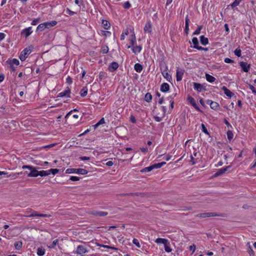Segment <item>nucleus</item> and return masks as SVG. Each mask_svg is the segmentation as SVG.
<instances>
[{"label":"nucleus","mask_w":256,"mask_h":256,"mask_svg":"<svg viewBox=\"0 0 256 256\" xmlns=\"http://www.w3.org/2000/svg\"><path fill=\"white\" fill-rule=\"evenodd\" d=\"M124 8L126 9H128L130 8L131 4L128 2H126L124 4Z\"/></svg>","instance_id":"53"},{"label":"nucleus","mask_w":256,"mask_h":256,"mask_svg":"<svg viewBox=\"0 0 256 256\" xmlns=\"http://www.w3.org/2000/svg\"><path fill=\"white\" fill-rule=\"evenodd\" d=\"M102 26L106 30H108L110 27V23L106 20H102Z\"/></svg>","instance_id":"26"},{"label":"nucleus","mask_w":256,"mask_h":256,"mask_svg":"<svg viewBox=\"0 0 256 256\" xmlns=\"http://www.w3.org/2000/svg\"><path fill=\"white\" fill-rule=\"evenodd\" d=\"M240 66L242 68V70L244 72H248L250 66V64H248L247 62H240Z\"/></svg>","instance_id":"11"},{"label":"nucleus","mask_w":256,"mask_h":256,"mask_svg":"<svg viewBox=\"0 0 256 256\" xmlns=\"http://www.w3.org/2000/svg\"><path fill=\"white\" fill-rule=\"evenodd\" d=\"M134 68L135 70L138 72H140L142 70V66L139 63L135 64Z\"/></svg>","instance_id":"24"},{"label":"nucleus","mask_w":256,"mask_h":256,"mask_svg":"<svg viewBox=\"0 0 256 256\" xmlns=\"http://www.w3.org/2000/svg\"><path fill=\"white\" fill-rule=\"evenodd\" d=\"M70 90L67 88L66 90H64V92H62L58 94V97H70Z\"/></svg>","instance_id":"14"},{"label":"nucleus","mask_w":256,"mask_h":256,"mask_svg":"<svg viewBox=\"0 0 256 256\" xmlns=\"http://www.w3.org/2000/svg\"><path fill=\"white\" fill-rule=\"evenodd\" d=\"M184 74V70L180 69L178 68H177L176 76V80L178 82L182 80Z\"/></svg>","instance_id":"10"},{"label":"nucleus","mask_w":256,"mask_h":256,"mask_svg":"<svg viewBox=\"0 0 256 256\" xmlns=\"http://www.w3.org/2000/svg\"><path fill=\"white\" fill-rule=\"evenodd\" d=\"M133 243L138 247V248H140V242H138V240L136 239V238H134L133 240Z\"/></svg>","instance_id":"49"},{"label":"nucleus","mask_w":256,"mask_h":256,"mask_svg":"<svg viewBox=\"0 0 256 256\" xmlns=\"http://www.w3.org/2000/svg\"><path fill=\"white\" fill-rule=\"evenodd\" d=\"M222 89L224 92V94L229 98H232V96L234 94L233 92L228 89L225 86H223Z\"/></svg>","instance_id":"17"},{"label":"nucleus","mask_w":256,"mask_h":256,"mask_svg":"<svg viewBox=\"0 0 256 256\" xmlns=\"http://www.w3.org/2000/svg\"><path fill=\"white\" fill-rule=\"evenodd\" d=\"M88 94V88L86 87L83 88L80 92V95L82 97H84L86 96Z\"/></svg>","instance_id":"29"},{"label":"nucleus","mask_w":256,"mask_h":256,"mask_svg":"<svg viewBox=\"0 0 256 256\" xmlns=\"http://www.w3.org/2000/svg\"><path fill=\"white\" fill-rule=\"evenodd\" d=\"M194 88L198 92H200L202 90V86L199 83L194 82Z\"/></svg>","instance_id":"20"},{"label":"nucleus","mask_w":256,"mask_h":256,"mask_svg":"<svg viewBox=\"0 0 256 256\" xmlns=\"http://www.w3.org/2000/svg\"><path fill=\"white\" fill-rule=\"evenodd\" d=\"M50 174V171L48 170H41L39 171L38 176H46Z\"/></svg>","instance_id":"34"},{"label":"nucleus","mask_w":256,"mask_h":256,"mask_svg":"<svg viewBox=\"0 0 256 256\" xmlns=\"http://www.w3.org/2000/svg\"><path fill=\"white\" fill-rule=\"evenodd\" d=\"M220 215L215 212H204L198 214L196 216L199 218H208L210 216H220Z\"/></svg>","instance_id":"6"},{"label":"nucleus","mask_w":256,"mask_h":256,"mask_svg":"<svg viewBox=\"0 0 256 256\" xmlns=\"http://www.w3.org/2000/svg\"><path fill=\"white\" fill-rule=\"evenodd\" d=\"M201 126H202V131L204 133L206 134H208V135L209 134V132L207 130V128H206L204 124H201Z\"/></svg>","instance_id":"45"},{"label":"nucleus","mask_w":256,"mask_h":256,"mask_svg":"<svg viewBox=\"0 0 256 256\" xmlns=\"http://www.w3.org/2000/svg\"><path fill=\"white\" fill-rule=\"evenodd\" d=\"M31 52V50L28 48H24L20 53V58L22 61H24Z\"/></svg>","instance_id":"5"},{"label":"nucleus","mask_w":256,"mask_h":256,"mask_svg":"<svg viewBox=\"0 0 256 256\" xmlns=\"http://www.w3.org/2000/svg\"><path fill=\"white\" fill-rule=\"evenodd\" d=\"M80 179V178L76 176H71L70 178V180L72 181H77L79 180Z\"/></svg>","instance_id":"51"},{"label":"nucleus","mask_w":256,"mask_h":256,"mask_svg":"<svg viewBox=\"0 0 256 256\" xmlns=\"http://www.w3.org/2000/svg\"><path fill=\"white\" fill-rule=\"evenodd\" d=\"M218 106H219L218 104L216 102L212 101V102H210V106L212 109H213L214 110H216V109H218Z\"/></svg>","instance_id":"33"},{"label":"nucleus","mask_w":256,"mask_h":256,"mask_svg":"<svg viewBox=\"0 0 256 256\" xmlns=\"http://www.w3.org/2000/svg\"><path fill=\"white\" fill-rule=\"evenodd\" d=\"M196 246L194 244H192V246H190L189 247V249L190 250H192L193 253L196 250Z\"/></svg>","instance_id":"57"},{"label":"nucleus","mask_w":256,"mask_h":256,"mask_svg":"<svg viewBox=\"0 0 256 256\" xmlns=\"http://www.w3.org/2000/svg\"><path fill=\"white\" fill-rule=\"evenodd\" d=\"M88 252V250L86 246L83 245H78L76 250L74 253L82 256L85 255Z\"/></svg>","instance_id":"3"},{"label":"nucleus","mask_w":256,"mask_h":256,"mask_svg":"<svg viewBox=\"0 0 256 256\" xmlns=\"http://www.w3.org/2000/svg\"><path fill=\"white\" fill-rule=\"evenodd\" d=\"M46 26H45V24L44 23H42V24H40L38 27H37V28H36V30L37 31H43L44 29H46Z\"/></svg>","instance_id":"35"},{"label":"nucleus","mask_w":256,"mask_h":256,"mask_svg":"<svg viewBox=\"0 0 256 256\" xmlns=\"http://www.w3.org/2000/svg\"><path fill=\"white\" fill-rule=\"evenodd\" d=\"M154 119L156 121L158 122H160L162 120V118L158 116H154Z\"/></svg>","instance_id":"64"},{"label":"nucleus","mask_w":256,"mask_h":256,"mask_svg":"<svg viewBox=\"0 0 256 256\" xmlns=\"http://www.w3.org/2000/svg\"><path fill=\"white\" fill-rule=\"evenodd\" d=\"M188 100L190 103L198 111L200 112V108L192 96H188L187 98Z\"/></svg>","instance_id":"9"},{"label":"nucleus","mask_w":256,"mask_h":256,"mask_svg":"<svg viewBox=\"0 0 256 256\" xmlns=\"http://www.w3.org/2000/svg\"><path fill=\"white\" fill-rule=\"evenodd\" d=\"M46 26V28H52L57 24V22L56 20H52L49 22H44Z\"/></svg>","instance_id":"19"},{"label":"nucleus","mask_w":256,"mask_h":256,"mask_svg":"<svg viewBox=\"0 0 256 256\" xmlns=\"http://www.w3.org/2000/svg\"><path fill=\"white\" fill-rule=\"evenodd\" d=\"M142 46H133L132 50L134 53L135 54H138L140 53L142 50Z\"/></svg>","instance_id":"23"},{"label":"nucleus","mask_w":256,"mask_h":256,"mask_svg":"<svg viewBox=\"0 0 256 256\" xmlns=\"http://www.w3.org/2000/svg\"><path fill=\"white\" fill-rule=\"evenodd\" d=\"M50 215L46 214H38L36 212L33 211L30 214L26 216L27 217L40 216V217H50Z\"/></svg>","instance_id":"12"},{"label":"nucleus","mask_w":256,"mask_h":256,"mask_svg":"<svg viewBox=\"0 0 256 256\" xmlns=\"http://www.w3.org/2000/svg\"><path fill=\"white\" fill-rule=\"evenodd\" d=\"M233 133L231 130H228L227 132V136L229 140H230L233 138Z\"/></svg>","instance_id":"43"},{"label":"nucleus","mask_w":256,"mask_h":256,"mask_svg":"<svg viewBox=\"0 0 256 256\" xmlns=\"http://www.w3.org/2000/svg\"><path fill=\"white\" fill-rule=\"evenodd\" d=\"M242 1V0H234V1L230 4V6L232 8H234L238 6Z\"/></svg>","instance_id":"30"},{"label":"nucleus","mask_w":256,"mask_h":256,"mask_svg":"<svg viewBox=\"0 0 256 256\" xmlns=\"http://www.w3.org/2000/svg\"><path fill=\"white\" fill-rule=\"evenodd\" d=\"M66 82L68 84H71L72 82V78L70 76H68V78L66 79Z\"/></svg>","instance_id":"56"},{"label":"nucleus","mask_w":256,"mask_h":256,"mask_svg":"<svg viewBox=\"0 0 256 256\" xmlns=\"http://www.w3.org/2000/svg\"><path fill=\"white\" fill-rule=\"evenodd\" d=\"M206 80L210 82H212L215 81L216 78L209 74H206Z\"/></svg>","instance_id":"27"},{"label":"nucleus","mask_w":256,"mask_h":256,"mask_svg":"<svg viewBox=\"0 0 256 256\" xmlns=\"http://www.w3.org/2000/svg\"><path fill=\"white\" fill-rule=\"evenodd\" d=\"M118 68V63L116 62H112L110 64L108 69L110 72H114L115 70H116Z\"/></svg>","instance_id":"13"},{"label":"nucleus","mask_w":256,"mask_h":256,"mask_svg":"<svg viewBox=\"0 0 256 256\" xmlns=\"http://www.w3.org/2000/svg\"><path fill=\"white\" fill-rule=\"evenodd\" d=\"M152 30V24L150 21L148 22L145 25L144 30L145 33H150Z\"/></svg>","instance_id":"15"},{"label":"nucleus","mask_w":256,"mask_h":256,"mask_svg":"<svg viewBox=\"0 0 256 256\" xmlns=\"http://www.w3.org/2000/svg\"><path fill=\"white\" fill-rule=\"evenodd\" d=\"M58 244V240L56 239V240H54L53 241L52 244L48 246V248H54L55 246Z\"/></svg>","instance_id":"47"},{"label":"nucleus","mask_w":256,"mask_h":256,"mask_svg":"<svg viewBox=\"0 0 256 256\" xmlns=\"http://www.w3.org/2000/svg\"><path fill=\"white\" fill-rule=\"evenodd\" d=\"M164 250L166 252H170L172 251V250L170 246V242H168H168H166V244H164Z\"/></svg>","instance_id":"39"},{"label":"nucleus","mask_w":256,"mask_h":256,"mask_svg":"<svg viewBox=\"0 0 256 256\" xmlns=\"http://www.w3.org/2000/svg\"><path fill=\"white\" fill-rule=\"evenodd\" d=\"M80 159L82 160H90V158L88 156H81L80 158Z\"/></svg>","instance_id":"60"},{"label":"nucleus","mask_w":256,"mask_h":256,"mask_svg":"<svg viewBox=\"0 0 256 256\" xmlns=\"http://www.w3.org/2000/svg\"><path fill=\"white\" fill-rule=\"evenodd\" d=\"M192 42L194 44L193 48L196 47L198 44V40L196 38L194 37L192 39Z\"/></svg>","instance_id":"44"},{"label":"nucleus","mask_w":256,"mask_h":256,"mask_svg":"<svg viewBox=\"0 0 256 256\" xmlns=\"http://www.w3.org/2000/svg\"><path fill=\"white\" fill-rule=\"evenodd\" d=\"M246 246L248 247V253L250 256H254V252L252 249V246L250 245V242H248L246 244Z\"/></svg>","instance_id":"21"},{"label":"nucleus","mask_w":256,"mask_h":256,"mask_svg":"<svg viewBox=\"0 0 256 256\" xmlns=\"http://www.w3.org/2000/svg\"><path fill=\"white\" fill-rule=\"evenodd\" d=\"M224 62H226V63H228V64H229V63H233L234 62V61L229 58H226L224 60Z\"/></svg>","instance_id":"54"},{"label":"nucleus","mask_w":256,"mask_h":256,"mask_svg":"<svg viewBox=\"0 0 256 256\" xmlns=\"http://www.w3.org/2000/svg\"><path fill=\"white\" fill-rule=\"evenodd\" d=\"M45 254L44 249L42 248H38L37 251V254L39 256H42Z\"/></svg>","instance_id":"36"},{"label":"nucleus","mask_w":256,"mask_h":256,"mask_svg":"<svg viewBox=\"0 0 256 256\" xmlns=\"http://www.w3.org/2000/svg\"><path fill=\"white\" fill-rule=\"evenodd\" d=\"M49 171H50V172H52L53 175H55L58 172L59 170L57 169V168H54V169L51 168V169L49 170Z\"/></svg>","instance_id":"48"},{"label":"nucleus","mask_w":256,"mask_h":256,"mask_svg":"<svg viewBox=\"0 0 256 256\" xmlns=\"http://www.w3.org/2000/svg\"><path fill=\"white\" fill-rule=\"evenodd\" d=\"M32 27H28L24 29L22 32V34H24L26 38L28 37L32 33Z\"/></svg>","instance_id":"16"},{"label":"nucleus","mask_w":256,"mask_h":256,"mask_svg":"<svg viewBox=\"0 0 256 256\" xmlns=\"http://www.w3.org/2000/svg\"><path fill=\"white\" fill-rule=\"evenodd\" d=\"M230 168V166H228L226 168H223L220 169H218L217 172L214 174V177H218L222 175L223 174L226 172Z\"/></svg>","instance_id":"7"},{"label":"nucleus","mask_w":256,"mask_h":256,"mask_svg":"<svg viewBox=\"0 0 256 256\" xmlns=\"http://www.w3.org/2000/svg\"><path fill=\"white\" fill-rule=\"evenodd\" d=\"M144 98H145V100L146 102H150L152 100V95L150 93V92H148L145 95V97H144Z\"/></svg>","instance_id":"31"},{"label":"nucleus","mask_w":256,"mask_h":256,"mask_svg":"<svg viewBox=\"0 0 256 256\" xmlns=\"http://www.w3.org/2000/svg\"><path fill=\"white\" fill-rule=\"evenodd\" d=\"M108 52V48L106 46H103L101 49V52L103 54H107Z\"/></svg>","instance_id":"40"},{"label":"nucleus","mask_w":256,"mask_h":256,"mask_svg":"<svg viewBox=\"0 0 256 256\" xmlns=\"http://www.w3.org/2000/svg\"><path fill=\"white\" fill-rule=\"evenodd\" d=\"M241 50L240 49L238 48H237L234 51V54L236 56H238V57H240L241 56Z\"/></svg>","instance_id":"46"},{"label":"nucleus","mask_w":256,"mask_h":256,"mask_svg":"<svg viewBox=\"0 0 256 256\" xmlns=\"http://www.w3.org/2000/svg\"><path fill=\"white\" fill-rule=\"evenodd\" d=\"M130 120L132 122V123H135L136 122V118H134V116H131L130 117Z\"/></svg>","instance_id":"62"},{"label":"nucleus","mask_w":256,"mask_h":256,"mask_svg":"<svg viewBox=\"0 0 256 256\" xmlns=\"http://www.w3.org/2000/svg\"><path fill=\"white\" fill-rule=\"evenodd\" d=\"M130 45L132 46H134V44L136 42V38L134 34L131 36V38H130Z\"/></svg>","instance_id":"38"},{"label":"nucleus","mask_w":256,"mask_h":256,"mask_svg":"<svg viewBox=\"0 0 256 256\" xmlns=\"http://www.w3.org/2000/svg\"><path fill=\"white\" fill-rule=\"evenodd\" d=\"M154 170V168H153L152 165L150 166L146 167V168H142V170H140V172L142 173L149 172H150L151 170Z\"/></svg>","instance_id":"28"},{"label":"nucleus","mask_w":256,"mask_h":256,"mask_svg":"<svg viewBox=\"0 0 256 256\" xmlns=\"http://www.w3.org/2000/svg\"><path fill=\"white\" fill-rule=\"evenodd\" d=\"M200 41L201 44L206 46L208 43V40L207 38H205L204 36H200Z\"/></svg>","instance_id":"22"},{"label":"nucleus","mask_w":256,"mask_h":256,"mask_svg":"<svg viewBox=\"0 0 256 256\" xmlns=\"http://www.w3.org/2000/svg\"><path fill=\"white\" fill-rule=\"evenodd\" d=\"M166 164V162H160V163H158V164H152V166H153L154 169V168H160L162 166Z\"/></svg>","instance_id":"32"},{"label":"nucleus","mask_w":256,"mask_h":256,"mask_svg":"<svg viewBox=\"0 0 256 256\" xmlns=\"http://www.w3.org/2000/svg\"><path fill=\"white\" fill-rule=\"evenodd\" d=\"M202 26H198V27L196 28V30L193 33V34L194 35H198V34H199L201 30L202 29Z\"/></svg>","instance_id":"42"},{"label":"nucleus","mask_w":256,"mask_h":256,"mask_svg":"<svg viewBox=\"0 0 256 256\" xmlns=\"http://www.w3.org/2000/svg\"><path fill=\"white\" fill-rule=\"evenodd\" d=\"M6 34L4 33L0 32V40H2L4 38Z\"/></svg>","instance_id":"63"},{"label":"nucleus","mask_w":256,"mask_h":256,"mask_svg":"<svg viewBox=\"0 0 256 256\" xmlns=\"http://www.w3.org/2000/svg\"><path fill=\"white\" fill-rule=\"evenodd\" d=\"M19 64V61L16 58H14L13 60H12L10 63V64H13L16 66H18Z\"/></svg>","instance_id":"41"},{"label":"nucleus","mask_w":256,"mask_h":256,"mask_svg":"<svg viewBox=\"0 0 256 256\" xmlns=\"http://www.w3.org/2000/svg\"><path fill=\"white\" fill-rule=\"evenodd\" d=\"M168 67L166 65H164L163 66H160V70L162 76L168 80V82H170L172 80V76L168 74L167 72Z\"/></svg>","instance_id":"4"},{"label":"nucleus","mask_w":256,"mask_h":256,"mask_svg":"<svg viewBox=\"0 0 256 256\" xmlns=\"http://www.w3.org/2000/svg\"><path fill=\"white\" fill-rule=\"evenodd\" d=\"M39 21H40V18L34 19V20H32V24L34 25V26H36L38 24V22Z\"/></svg>","instance_id":"55"},{"label":"nucleus","mask_w":256,"mask_h":256,"mask_svg":"<svg viewBox=\"0 0 256 256\" xmlns=\"http://www.w3.org/2000/svg\"><path fill=\"white\" fill-rule=\"evenodd\" d=\"M88 172V170L83 169V168H68L66 170V174H72V173H76L82 175H84L87 174Z\"/></svg>","instance_id":"2"},{"label":"nucleus","mask_w":256,"mask_h":256,"mask_svg":"<svg viewBox=\"0 0 256 256\" xmlns=\"http://www.w3.org/2000/svg\"><path fill=\"white\" fill-rule=\"evenodd\" d=\"M105 123V120L104 118H102L98 122V124H102Z\"/></svg>","instance_id":"61"},{"label":"nucleus","mask_w":256,"mask_h":256,"mask_svg":"<svg viewBox=\"0 0 256 256\" xmlns=\"http://www.w3.org/2000/svg\"><path fill=\"white\" fill-rule=\"evenodd\" d=\"M101 247L107 248H109V249H112V250H117V248L114 246H107V245L102 244Z\"/></svg>","instance_id":"50"},{"label":"nucleus","mask_w":256,"mask_h":256,"mask_svg":"<svg viewBox=\"0 0 256 256\" xmlns=\"http://www.w3.org/2000/svg\"><path fill=\"white\" fill-rule=\"evenodd\" d=\"M168 242V240L162 238H158L155 240V242L157 244H166Z\"/></svg>","instance_id":"25"},{"label":"nucleus","mask_w":256,"mask_h":256,"mask_svg":"<svg viewBox=\"0 0 256 256\" xmlns=\"http://www.w3.org/2000/svg\"><path fill=\"white\" fill-rule=\"evenodd\" d=\"M170 90V86L167 83H163L160 86V90L162 92H166Z\"/></svg>","instance_id":"18"},{"label":"nucleus","mask_w":256,"mask_h":256,"mask_svg":"<svg viewBox=\"0 0 256 256\" xmlns=\"http://www.w3.org/2000/svg\"><path fill=\"white\" fill-rule=\"evenodd\" d=\"M105 72H100L99 74V78L100 80H102V78L104 76Z\"/></svg>","instance_id":"58"},{"label":"nucleus","mask_w":256,"mask_h":256,"mask_svg":"<svg viewBox=\"0 0 256 256\" xmlns=\"http://www.w3.org/2000/svg\"><path fill=\"white\" fill-rule=\"evenodd\" d=\"M22 169L28 168L30 170V172L28 174V172H26L28 174V176L29 177H36L38 176L39 171L36 170L35 168L31 166H23L22 167Z\"/></svg>","instance_id":"1"},{"label":"nucleus","mask_w":256,"mask_h":256,"mask_svg":"<svg viewBox=\"0 0 256 256\" xmlns=\"http://www.w3.org/2000/svg\"><path fill=\"white\" fill-rule=\"evenodd\" d=\"M22 243L20 241L16 242L14 244L16 250H20L22 247Z\"/></svg>","instance_id":"37"},{"label":"nucleus","mask_w":256,"mask_h":256,"mask_svg":"<svg viewBox=\"0 0 256 256\" xmlns=\"http://www.w3.org/2000/svg\"><path fill=\"white\" fill-rule=\"evenodd\" d=\"M190 19L188 18V16H187L186 18V20H185V26H189V23H190Z\"/></svg>","instance_id":"59"},{"label":"nucleus","mask_w":256,"mask_h":256,"mask_svg":"<svg viewBox=\"0 0 256 256\" xmlns=\"http://www.w3.org/2000/svg\"><path fill=\"white\" fill-rule=\"evenodd\" d=\"M248 87L250 88V89L252 91V92L255 94L256 95V88H255L251 85V84H249L248 85Z\"/></svg>","instance_id":"52"},{"label":"nucleus","mask_w":256,"mask_h":256,"mask_svg":"<svg viewBox=\"0 0 256 256\" xmlns=\"http://www.w3.org/2000/svg\"><path fill=\"white\" fill-rule=\"evenodd\" d=\"M90 214L95 216H105L108 214V212L98 210L92 211Z\"/></svg>","instance_id":"8"}]
</instances>
